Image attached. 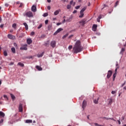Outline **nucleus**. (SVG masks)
Here are the masks:
<instances>
[{
    "label": "nucleus",
    "instance_id": "f257e3e1",
    "mask_svg": "<svg viewBox=\"0 0 126 126\" xmlns=\"http://www.w3.org/2000/svg\"><path fill=\"white\" fill-rule=\"evenodd\" d=\"M83 50V47H82V45H81V42L80 40H77L73 48V53L78 54V53L82 52Z\"/></svg>",
    "mask_w": 126,
    "mask_h": 126
},
{
    "label": "nucleus",
    "instance_id": "f03ea898",
    "mask_svg": "<svg viewBox=\"0 0 126 126\" xmlns=\"http://www.w3.org/2000/svg\"><path fill=\"white\" fill-rule=\"evenodd\" d=\"M118 68H120V66H119V63H117L116 64L115 73L113 74V80H115V78H116V76H117V70H118Z\"/></svg>",
    "mask_w": 126,
    "mask_h": 126
},
{
    "label": "nucleus",
    "instance_id": "7ed1b4c3",
    "mask_svg": "<svg viewBox=\"0 0 126 126\" xmlns=\"http://www.w3.org/2000/svg\"><path fill=\"white\" fill-rule=\"evenodd\" d=\"M26 16L27 17H33V13L31 11L27 12L26 13Z\"/></svg>",
    "mask_w": 126,
    "mask_h": 126
},
{
    "label": "nucleus",
    "instance_id": "20e7f679",
    "mask_svg": "<svg viewBox=\"0 0 126 126\" xmlns=\"http://www.w3.org/2000/svg\"><path fill=\"white\" fill-rule=\"evenodd\" d=\"M57 44V42L55 40H53L50 43V45L52 48H55L56 47V45Z\"/></svg>",
    "mask_w": 126,
    "mask_h": 126
},
{
    "label": "nucleus",
    "instance_id": "39448f33",
    "mask_svg": "<svg viewBox=\"0 0 126 126\" xmlns=\"http://www.w3.org/2000/svg\"><path fill=\"white\" fill-rule=\"evenodd\" d=\"M112 74H113V71L112 70H109L107 75V78L109 79L112 76Z\"/></svg>",
    "mask_w": 126,
    "mask_h": 126
},
{
    "label": "nucleus",
    "instance_id": "423d86ee",
    "mask_svg": "<svg viewBox=\"0 0 126 126\" xmlns=\"http://www.w3.org/2000/svg\"><path fill=\"white\" fill-rule=\"evenodd\" d=\"M7 37L9 39H11L12 40H15V36L13 35L12 34H8Z\"/></svg>",
    "mask_w": 126,
    "mask_h": 126
},
{
    "label": "nucleus",
    "instance_id": "0eeeda50",
    "mask_svg": "<svg viewBox=\"0 0 126 126\" xmlns=\"http://www.w3.org/2000/svg\"><path fill=\"white\" fill-rule=\"evenodd\" d=\"M32 12H36L37 11V8H36V5H33L32 6Z\"/></svg>",
    "mask_w": 126,
    "mask_h": 126
},
{
    "label": "nucleus",
    "instance_id": "6e6552de",
    "mask_svg": "<svg viewBox=\"0 0 126 126\" xmlns=\"http://www.w3.org/2000/svg\"><path fill=\"white\" fill-rule=\"evenodd\" d=\"M87 105V102H86V100H84L82 103V108L83 109V110H84Z\"/></svg>",
    "mask_w": 126,
    "mask_h": 126
},
{
    "label": "nucleus",
    "instance_id": "1a4fd4ad",
    "mask_svg": "<svg viewBox=\"0 0 126 126\" xmlns=\"http://www.w3.org/2000/svg\"><path fill=\"white\" fill-rule=\"evenodd\" d=\"M20 50L27 51V44H25L23 47H21Z\"/></svg>",
    "mask_w": 126,
    "mask_h": 126
},
{
    "label": "nucleus",
    "instance_id": "9d476101",
    "mask_svg": "<svg viewBox=\"0 0 126 126\" xmlns=\"http://www.w3.org/2000/svg\"><path fill=\"white\" fill-rule=\"evenodd\" d=\"M19 112H23V107L22 106V104H20L19 106Z\"/></svg>",
    "mask_w": 126,
    "mask_h": 126
},
{
    "label": "nucleus",
    "instance_id": "9b49d317",
    "mask_svg": "<svg viewBox=\"0 0 126 126\" xmlns=\"http://www.w3.org/2000/svg\"><path fill=\"white\" fill-rule=\"evenodd\" d=\"M79 23L80 24H81V25H82L83 26L86 23V21H85V20H82V21L79 22Z\"/></svg>",
    "mask_w": 126,
    "mask_h": 126
},
{
    "label": "nucleus",
    "instance_id": "f8f14e48",
    "mask_svg": "<svg viewBox=\"0 0 126 126\" xmlns=\"http://www.w3.org/2000/svg\"><path fill=\"white\" fill-rule=\"evenodd\" d=\"M27 43L28 45L32 44V39L31 38H28L27 39Z\"/></svg>",
    "mask_w": 126,
    "mask_h": 126
},
{
    "label": "nucleus",
    "instance_id": "ddd939ff",
    "mask_svg": "<svg viewBox=\"0 0 126 126\" xmlns=\"http://www.w3.org/2000/svg\"><path fill=\"white\" fill-rule=\"evenodd\" d=\"M108 105H112L113 103V99L112 98H110L108 99Z\"/></svg>",
    "mask_w": 126,
    "mask_h": 126
},
{
    "label": "nucleus",
    "instance_id": "4468645a",
    "mask_svg": "<svg viewBox=\"0 0 126 126\" xmlns=\"http://www.w3.org/2000/svg\"><path fill=\"white\" fill-rule=\"evenodd\" d=\"M5 116V114L2 111H0V118H4Z\"/></svg>",
    "mask_w": 126,
    "mask_h": 126
},
{
    "label": "nucleus",
    "instance_id": "2eb2a0df",
    "mask_svg": "<svg viewBox=\"0 0 126 126\" xmlns=\"http://www.w3.org/2000/svg\"><path fill=\"white\" fill-rule=\"evenodd\" d=\"M92 29L93 31H96L97 30V25H93Z\"/></svg>",
    "mask_w": 126,
    "mask_h": 126
},
{
    "label": "nucleus",
    "instance_id": "dca6fc26",
    "mask_svg": "<svg viewBox=\"0 0 126 126\" xmlns=\"http://www.w3.org/2000/svg\"><path fill=\"white\" fill-rule=\"evenodd\" d=\"M99 97H97V99H94V104H98V101H99Z\"/></svg>",
    "mask_w": 126,
    "mask_h": 126
},
{
    "label": "nucleus",
    "instance_id": "f3484780",
    "mask_svg": "<svg viewBox=\"0 0 126 126\" xmlns=\"http://www.w3.org/2000/svg\"><path fill=\"white\" fill-rule=\"evenodd\" d=\"M36 69H38V70H39V71L43 70V68H42L39 65H36Z\"/></svg>",
    "mask_w": 126,
    "mask_h": 126
},
{
    "label": "nucleus",
    "instance_id": "a211bd4d",
    "mask_svg": "<svg viewBox=\"0 0 126 126\" xmlns=\"http://www.w3.org/2000/svg\"><path fill=\"white\" fill-rule=\"evenodd\" d=\"M80 15H79V17L80 18H82V17H83V16H84V13H83V12H81L80 11Z\"/></svg>",
    "mask_w": 126,
    "mask_h": 126
},
{
    "label": "nucleus",
    "instance_id": "6ab92c4d",
    "mask_svg": "<svg viewBox=\"0 0 126 126\" xmlns=\"http://www.w3.org/2000/svg\"><path fill=\"white\" fill-rule=\"evenodd\" d=\"M24 25L25 26V29L26 30H28V25H27V23H24Z\"/></svg>",
    "mask_w": 126,
    "mask_h": 126
},
{
    "label": "nucleus",
    "instance_id": "aec40b11",
    "mask_svg": "<svg viewBox=\"0 0 126 126\" xmlns=\"http://www.w3.org/2000/svg\"><path fill=\"white\" fill-rule=\"evenodd\" d=\"M32 120H26V124H31L32 123Z\"/></svg>",
    "mask_w": 126,
    "mask_h": 126
},
{
    "label": "nucleus",
    "instance_id": "412c9836",
    "mask_svg": "<svg viewBox=\"0 0 126 126\" xmlns=\"http://www.w3.org/2000/svg\"><path fill=\"white\" fill-rule=\"evenodd\" d=\"M11 51H12L13 54H15V53H16V51L15 50V48L12 47L11 48Z\"/></svg>",
    "mask_w": 126,
    "mask_h": 126
},
{
    "label": "nucleus",
    "instance_id": "4be33fe9",
    "mask_svg": "<svg viewBox=\"0 0 126 126\" xmlns=\"http://www.w3.org/2000/svg\"><path fill=\"white\" fill-rule=\"evenodd\" d=\"M72 20V18L70 17L69 19L66 20V22H71V21Z\"/></svg>",
    "mask_w": 126,
    "mask_h": 126
},
{
    "label": "nucleus",
    "instance_id": "5701e85b",
    "mask_svg": "<svg viewBox=\"0 0 126 126\" xmlns=\"http://www.w3.org/2000/svg\"><path fill=\"white\" fill-rule=\"evenodd\" d=\"M70 5L72 4L73 6H74L75 5V2H73V0H71L70 1Z\"/></svg>",
    "mask_w": 126,
    "mask_h": 126
},
{
    "label": "nucleus",
    "instance_id": "b1692460",
    "mask_svg": "<svg viewBox=\"0 0 126 126\" xmlns=\"http://www.w3.org/2000/svg\"><path fill=\"white\" fill-rule=\"evenodd\" d=\"M18 65H20V66H22V67L24 66V64H23V63H22L21 62H19L18 63Z\"/></svg>",
    "mask_w": 126,
    "mask_h": 126
},
{
    "label": "nucleus",
    "instance_id": "393cba45",
    "mask_svg": "<svg viewBox=\"0 0 126 126\" xmlns=\"http://www.w3.org/2000/svg\"><path fill=\"white\" fill-rule=\"evenodd\" d=\"M44 56V52H42L41 54L38 55V58H42V57Z\"/></svg>",
    "mask_w": 126,
    "mask_h": 126
},
{
    "label": "nucleus",
    "instance_id": "a878e982",
    "mask_svg": "<svg viewBox=\"0 0 126 126\" xmlns=\"http://www.w3.org/2000/svg\"><path fill=\"white\" fill-rule=\"evenodd\" d=\"M60 13V11L59 10H56L54 12V15H58Z\"/></svg>",
    "mask_w": 126,
    "mask_h": 126
},
{
    "label": "nucleus",
    "instance_id": "bb28decb",
    "mask_svg": "<svg viewBox=\"0 0 126 126\" xmlns=\"http://www.w3.org/2000/svg\"><path fill=\"white\" fill-rule=\"evenodd\" d=\"M86 8H87V7H84L82 9V10L80 11L82 12H84V11H85V10H86Z\"/></svg>",
    "mask_w": 126,
    "mask_h": 126
},
{
    "label": "nucleus",
    "instance_id": "cd10ccee",
    "mask_svg": "<svg viewBox=\"0 0 126 126\" xmlns=\"http://www.w3.org/2000/svg\"><path fill=\"white\" fill-rule=\"evenodd\" d=\"M10 96H11V98H12V99L13 100H15V96L12 94H10Z\"/></svg>",
    "mask_w": 126,
    "mask_h": 126
},
{
    "label": "nucleus",
    "instance_id": "c85d7f7f",
    "mask_svg": "<svg viewBox=\"0 0 126 126\" xmlns=\"http://www.w3.org/2000/svg\"><path fill=\"white\" fill-rule=\"evenodd\" d=\"M63 29L60 28L58 29L57 30V32H58V33H60V32H61V31H63Z\"/></svg>",
    "mask_w": 126,
    "mask_h": 126
},
{
    "label": "nucleus",
    "instance_id": "c756f323",
    "mask_svg": "<svg viewBox=\"0 0 126 126\" xmlns=\"http://www.w3.org/2000/svg\"><path fill=\"white\" fill-rule=\"evenodd\" d=\"M63 29L60 28L58 29L57 30V32H58V33H60V32H61V31H63Z\"/></svg>",
    "mask_w": 126,
    "mask_h": 126
},
{
    "label": "nucleus",
    "instance_id": "7c9ffc66",
    "mask_svg": "<svg viewBox=\"0 0 126 126\" xmlns=\"http://www.w3.org/2000/svg\"><path fill=\"white\" fill-rule=\"evenodd\" d=\"M67 36H68V33H66L63 36V39H65V38H66Z\"/></svg>",
    "mask_w": 126,
    "mask_h": 126
},
{
    "label": "nucleus",
    "instance_id": "2f4dec72",
    "mask_svg": "<svg viewBox=\"0 0 126 126\" xmlns=\"http://www.w3.org/2000/svg\"><path fill=\"white\" fill-rule=\"evenodd\" d=\"M66 8L67 9H70V8H71V5L69 4L67 5Z\"/></svg>",
    "mask_w": 126,
    "mask_h": 126
},
{
    "label": "nucleus",
    "instance_id": "473e14b6",
    "mask_svg": "<svg viewBox=\"0 0 126 126\" xmlns=\"http://www.w3.org/2000/svg\"><path fill=\"white\" fill-rule=\"evenodd\" d=\"M12 27L13 28H14V29H16V23H14L12 25Z\"/></svg>",
    "mask_w": 126,
    "mask_h": 126
},
{
    "label": "nucleus",
    "instance_id": "72a5a7b5",
    "mask_svg": "<svg viewBox=\"0 0 126 126\" xmlns=\"http://www.w3.org/2000/svg\"><path fill=\"white\" fill-rule=\"evenodd\" d=\"M125 50H126V49H125V48H123L121 50L120 53L123 54V53H124Z\"/></svg>",
    "mask_w": 126,
    "mask_h": 126
},
{
    "label": "nucleus",
    "instance_id": "f704fd0d",
    "mask_svg": "<svg viewBox=\"0 0 126 126\" xmlns=\"http://www.w3.org/2000/svg\"><path fill=\"white\" fill-rule=\"evenodd\" d=\"M49 15V14H48V13H45L43 14V16H44V17H47V16H48Z\"/></svg>",
    "mask_w": 126,
    "mask_h": 126
},
{
    "label": "nucleus",
    "instance_id": "c9c22d12",
    "mask_svg": "<svg viewBox=\"0 0 126 126\" xmlns=\"http://www.w3.org/2000/svg\"><path fill=\"white\" fill-rule=\"evenodd\" d=\"M3 54L5 57H6L7 56V52H6V51H4L3 52Z\"/></svg>",
    "mask_w": 126,
    "mask_h": 126
},
{
    "label": "nucleus",
    "instance_id": "e433bc0d",
    "mask_svg": "<svg viewBox=\"0 0 126 126\" xmlns=\"http://www.w3.org/2000/svg\"><path fill=\"white\" fill-rule=\"evenodd\" d=\"M24 37V33H21L20 35L19 36V38H23Z\"/></svg>",
    "mask_w": 126,
    "mask_h": 126
},
{
    "label": "nucleus",
    "instance_id": "4c0bfd02",
    "mask_svg": "<svg viewBox=\"0 0 126 126\" xmlns=\"http://www.w3.org/2000/svg\"><path fill=\"white\" fill-rule=\"evenodd\" d=\"M42 26H43V25H42V24H40L39 26L37 27V29H40L42 28Z\"/></svg>",
    "mask_w": 126,
    "mask_h": 126
},
{
    "label": "nucleus",
    "instance_id": "58836bf2",
    "mask_svg": "<svg viewBox=\"0 0 126 126\" xmlns=\"http://www.w3.org/2000/svg\"><path fill=\"white\" fill-rule=\"evenodd\" d=\"M68 50H69V51H70L71 50V49H72V45H70L68 47Z\"/></svg>",
    "mask_w": 126,
    "mask_h": 126
},
{
    "label": "nucleus",
    "instance_id": "ea45409f",
    "mask_svg": "<svg viewBox=\"0 0 126 126\" xmlns=\"http://www.w3.org/2000/svg\"><path fill=\"white\" fill-rule=\"evenodd\" d=\"M59 32H58V31H56V32H55L54 33V36H56V35H58V33Z\"/></svg>",
    "mask_w": 126,
    "mask_h": 126
},
{
    "label": "nucleus",
    "instance_id": "a19ab883",
    "mask_svg": "<svg viewBox=\"0 0 126 126\" xmlns=\"http://www.w3.org/2000/svg\"><path fill=\"white\" fill-rule=\"evenodd\" d=\"M31 36H33V35H35V32H32L31 33Z\"/></svg>",
    "mask_w": 126,
    "mask_h": 126
},
{
    "label": "nucleus",
    "instance_id": "79ce46f5",
    "mask_svg": "<svg viewBox=\"0 0 126 126\" xmlns=\"http://www.w3.org/2000/svg\"><path fill=\"white\" fill-rule=\"evenodd\" d=\"M80 8V6L78 5L75 7L76 9H79Z\"/></svg>",
    "mask_w": 126,
    "mask_h": 126
},
{
    "label": "nucleus",
    "instance_id": "37998d69",
    "mask_svg": "<svg viewBox=\"0 0 126 126\" xmlns=\"http://www.w3.org/2000/svg\"><path fill=\"white\" fill-rule=\"evenodd\" d=\"M45 23L46 25L48 24V23H49V20H46L45 21Z\"/></svg>",
    "mask_w": 126,
    "mask_h": 126
},
{
    "label": "nucleus",
    "instance_id": "c03bdc74",
    "mask_svg": "<svg viewBox=\"0 0 126 126\" xmlns=\"http://www.w3.org/2000/svg\"><path fill=\"white\" fill-rule=\"evenodd\" d=\"M116 92L115 91H112L111 92V94H116Z\"/></svg>",
    "mask_w": 126,
    "mask_h": 126
},
{
    "label": "nucleus",
    "instance_id": "a18cd8bd",
    "mask_svg": "<svg viewBox=\"0 0 126 126\" xmlns=\"http://www.w3.org/2000/svg\"><path fill=\"white\" fill-rule=\"evenodd\" d=\"M73 36V35L72 34L71 35H69L68 37V39H71V38Z\"/></svg>",
    "mask_w": 126,
    "mask_h": 126
},
{
    "label": "nucleus",
    "instance_id": "49530a36",
    "mask_svg": "<svg viewBox=\"0 0 126 126\" xmlns=\"http://www.w3.org/2000/svg\"><path fill=\"white\" fill-rule=\"evenodd\" d=\"M118 4H119V1H117V2L115 3V7L117 6Z\"/></svg>",
    "mask_w": 126,
    "mask_h": 126
},
{
    "label": "nucleus",
    "instance_id": "de8ad7c7",
    "mask_svg": "<svg viewBox=\"0 0 126 126\" xmlns=\"http://www.w3.org/2000/svg\"><path fill=\"white\" fill-rule=\"evenodd\" d=\"M22 6H23V3H21L19 7H22Z\"/></svg>",
    "mask_w": 126,
    "mask_h": 126
},
{
    "label": "nucleus",
    "instance_id": "09e8293b",
    "mask_svg": "<svg viewBox=\"0 0 126 126\" xmlns=\"http://www.w3.org/2000/svg\"><path fill=\"white\" fill-rule=\"evenodd\" d=\"M106 6H107V5L106 4H104L103 5V7L102 8H101L102 10L104 9V8H105V7H106Z\"/></svg>",
    "mask_w": 126,
    "mask_h": 126
},
{
    "label": "nucleus",
    "instance_id": "8fccbe9b",
    "mask_svg": "<svg viewBox=\"0 0 126 126\" xmlns=\"http://www.w3.org/2000/svg\"><path fill=\"white\" fill-rule=\"evenodd\" d=\"M47 9H48V10H51V6H47Z\"/></svg>",
    "mask_w": 126,
    "mask_h": 126
},
{
    "label": "nucleus",
    "instance_id": "3c124183",
    "mask_svg": "<svg viewBox=\"0 0 126 126\" xmlns=\"http://www.w3.org/2000/svg\"><path fill=\"white\" fill-rule=\"evenodd\" d=\"M3 26H4V25L2 24L0 26V28H3Z\"/></svg>",
    "mask_w": 126,
    "mask_h": 126
},
{
    "label": "nucleus",
    "instance_id": "603ef678",
    "mask_svg": "<svg viewBox=\"0 0 126 126\" xmlns=\"http://www.w3.org/2000/svg\"><path fill=\"white\" fill-rule=\"evenodd\" d=\"M2 123H3V119H2L1 121H0V124H1Z\"/></svg>",
    "mask_w": 126,
    "mask_h": 126
},
{
    "label": "nucleus",
    "instance_id": "864d4df0",
    "mask_svg": "<svg viewBox=\"0 0 126 126\" xmlns=\"http://www.w3.org/2000/svg\"><path fill=\"white\" fill-rule=\"evenodd\" d=\"M14 47H17V44H16V43H14Z\"/></svg>",
    "mask_w": 126,
    "mask_h": 126
},
{
    "label": "nucleus",
    "instance_id": "5fc2aeb1",
    "mask_svg": "<svg viewBox=\"0 0 126 126\" xmlns=\"http://www.w3.org/2000/svg\"><path fill=\"white\" fill-rule=\"evenodd\" d=\"M98 18L99 19H101V18H102V16L99 15V16H98Z\"/></svg>",
    "mask_w": 126,
    "mask_h": 126
},
{
    "label": "nucleus",
    "instance_id": "6e6d98bb",
    "mask_svg": "<svg viewBox=\"0 0 126 126\" xmlns=\"http://www.w3.org/2000/svg\"><path fill=\"white\" fill-rule=\"evenodd\" d=\"M61 24H62V23H58L57 24V25L59 26V25H61Z\"/></svg>",
    "mask_w": 126,
    "mask_h": 126
},
{
    "label": "nucleus",
    "instance_id": "4d7b16f0",
    "mask_svg": "<svg viewBox=\"0 0 126 126\" xmlns=\"http://www.w3.org/2000/svg\"><path fill=\"white\" fill-rule=\"evenodd\" d=\"M3 97H4V98H6L7 99V95H3Z\"/></svg>",
    "mask_w": 126,
    "mask_h": 126
},
{
    "label": "nucleus",
    "instance_id": "13d9d810",
    "mask_svg": "<svg viewBox=\"0 0 126 126\" xmlns=\"http://www.w3.org/2000/svg\"><path fill=\"white\" fill-rule=\"evenodd\" d=\"M122 121H124V120H125V116H123L122 117Z\"/></svg>",
    "mask_w": 126,
    "mask_h": 126
},
{
    "label": "nucleus",
    "instance_id": "bf43d9fd",
    "mask_svg": "<svg viewBox=\"0 0 126 126\" xmlns=\"http://www.w3.org/2000/svg\"><path fill=\"white\" fill-rule=\"evenodd\" d=\"M76 12H77V11H76V10H74L73 13H76Z\"/></svg>",
    "mask_w": 126,
    "mask_h": 126
},
{
    "label": "nucleus",
    "instance_id": "052dcab7",
    "mask_svg": "<svg viewBox=\"0 0 126 126\" xmlns=\"http://www.w3.org/2000/svg\"><path fill=\"white\" fill-rule=\"evenodd\" d=\"M104 119H105V120H110V119H111V118H106V117H104Z\"/></svg>",
    "mask_w": 126,
    "mask_h": 126
},
{
    "label": "nucleus",
    "instance_id": "680f3d73",
    "mask_svg": "<svg viewBox=\"0 0 126 126\" xmlns=\"http://www.w3.org/2000/svg\"><path fill=\"white\" fill-rule=\"evenodd\" d=\"M97 22H100V19L99 18H97Z\"/></svg>",
    "mask_w": 126,
    "mask_h": 126
},
{
    "label": "nucleus",
    "instance_id": "e2e57ef3",
    "mask_svg": "<svg viewBox=\"0 0 126 126\" xmlns=\"http://www.w3.org/2000/svg\"><path fill=\"white\" fill-rule=\"evenodd\" d=\"M119 125H121V121L120 120L118 121Z\"/></svg>",
    "mask_w": 126,
    "mask_h": 126
},
{
    "label": "nucleus",
    "instance_id": "0e129e2a",
    "mask_svg": "<svg viewBox=\"0 0 126 126\" xmlns=\"http://www.w3.org/2000/svg\"><path fill=\"white\" fill-rule=\"evenodd\" d=\"M65 21H66V20L65 21V19H64L63 21V23H64Z\"/></svg>",
    "mask_w": 126,
    "mask_h": 126
},
{
    "label": "nucleus",
    "instance_id": "69168bd1",
    "mask_svg": "<svg viewBox=\"0 0 126 126\" xmlns=\"http://www.w3.org/2000/svg\"><path fill=\"white\" fill-rule=\"evenodd\" d=\"M13 64H14L13 62H12V63H10V65H13Z\"/></svg>",
    "mask_w": 126,
    "mask_h": 126
},
{
    "label": "nucleus",
    "instance_id": "338daca9",
    "mask_svg": "<svg viewBox=\"0 0 126 126\" xmlns=\"http://www.w3.org/2000/svg\"><path fill=\"white\" fill-rule=\"evenodd\" d=\"M44 45H45V47H47V46H48V43H45Z\"/></svg>",
    "mask_w": 126,
    "mask_h": 126
},
{
    "label": "nucleus",
    "instance_id": "774afa93",
    "mask_svg": "<svg viewBox=\"0 0 126 126\" xmlns=\"http://www.w3.org/2000/svg\"><path fill=\"white\" fill-rule=\"evenodd\" d=\"M48 2H51V0H47Z\"/></svg>",
    "mask_w": 126,
    "mask_h": 126
}]
</instances>
